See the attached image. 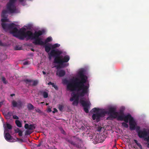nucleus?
I'll list each match as a JSON object with an SVG mask.
<instances>
[{"mask_svg":"<svg viewBox=\"0 0 149 149\" xmlns=\"http://www.w3.org/2000/svg\"><path fill=\"white\" fill-rule=\"evenodd\" d=\"M31 50L32 51H34V49H31Z\"/></svg>","mask_w":149,"mask_h":149,"instance_id":"13d9d810","label":"nucleus"},{"mask_svg":"<svg viewBox=\"0 0 149 149\" xmlns=\"http://www.w3.org/2000/svg\"><path fill=\"white\" fill-rule=\"evenodd\" d=\"M48 104H48V103H46V105H48Z\"/></svg>","mask_w":149,"mask_h":149,"instance_id":"052dcab7","label":"nucleus"},{"mask_svg":"<svg viewBox=\"0 0 149 149\" xmlns=\"http://www.w3.org/2000/svg\"><path fill=\"white\" fill-rule=\"evenodd\" d=\"M49 60H50L51 59V57H53L52 56H51L50 54V53L49 54Z\"/></svg>","mask_w":149,"mask_h":149,"instance_id":"49530a36","label":"nucleus"},{"mask_svg":"<svg viewBox=\"0 0 149 149\" xmlns=\"http://www.w3.org/2000/svg\"><path fill=\"white\" fill-rule=\"evenodd\" d=\"M12 105L13 107H21L22 104L21 101H18L17 102L16 101L13 100L12 102Z\"/></svg>","mask_w":149,"mask_h":149,"instance_id":"f3484780","label":"nucleus"},{"mask_svg":"<svg viewBox=\"0 0 149 149\" xmlns=\"http://www.w3.org/2000/svg\"><path fill=\"white\" fill-rule=\"evenodd\" d=\"M40 92L41 94L42 95L44 98H46L48 97V94L47 92L43 91H40Z\"/></svg>","mask_w":149,"mask_h":149,"instance_id":"412c9836","label":"nucleus"},{"mask_svg":"<svg viewBox=\"0 0 149 149\" xmlns=\"http://www.w3.org/2000/svg\"><path fill=\"white\" fill-rule=\"evenodd\" d=\"M139 147H141V145L140 143H138L136 144Z\"/></svg>","mask_w":149,"mask_h":149,"instance_id":"8fccbe9b","label":"nucleus"},{"mask_svg":"<svg viewBox=\"0 0 149 149\" xmlns=\"http://www.w3.org/2000/svg\"><path fill=\"white\" fill-rule=\"evenodd\" d=\"M135 143L137 144L138 143V141L136 140H134Z\"/></svg>","mask_w":149,"mask_h":149,"instance_id":"3c124183","label":"nucleus"},{"mask_svg":"<svg viewBox=\"0 0 149 149\" xmlns=\"http://www.w3.org/2000/svg\"><path fill=\"white\" fill-rule=\"evenodd\" d=\"M8 6L6 4V9L3 10H2L1 14V17L3 18L1 19V21L2 23H5L8 21V19L7 18V14H13L15 13H17L15 10H13V9L11 7L9 8Z\"/></svg>","mask_w":149,"mask_h":149,"instance_id":"39448f33","label":"nucleus"},{"mask_svg":"<svg viewBox=\"0 0 149 149\" xmlns=\"http://www.w3.org/2000/svg\"><path fill=\"white\" fill-rule=\"evenodd\" d=\"M8 131L7 129H5L4 131V137L6 140L8 141L14 142L17 141V140L14 139L8 132L5 133Z\"/></svg>","mask_w":149,"mask_h":149,"instance_id":"9b49d317","label":"nucleus"},{"mask_svg":"<svg viewBox=\"0 0 149 149\" xmlns=\"http://www.w3.org/2000/svg\"><path fill=\"white\" fill-rule=\"evenodd\" d=\"M99 109H97L96 108H94L92 109V111L94 112H96L97 113V112H100V111H99Z\"/></svg>","mask_w":149,"mask_h":149,"instance_id":"c85d7f7f","label":"nucleus"},{"mask_svg":"<svg viewBox=\"0 0 149 149\" xmlns=\"http://www.w3.org/2000/svg\"><path fill=\"white\" fill-rule=\"evenodd\" d=\"M15 95L14 94H11L10 95V96L11 97H13V96H14Z\"/></svg>","mask_w":149,"mask_h":149,"instance_id":"864d4df0","label":"nucleus"},{"mask_svg":"<svg viewBox=\"0 0 149 149\" xmlns=\"http://www.w3.org/2000/svg\"><path fill=\"white\" fill-rule=\"evenodd\" d=\"M24 81L26 84H28L29 86H35L37 85L38 83V81L37 80H33L26 79L24 80Z\"/></svg>","mask_w":149,"mask_h":149,"instance_id":"f8f14e48","label":"nucleus"},{"mask_svg":"<svg viewBox=\"0 0 149 149\" xmlns=\"http://www.w3.org/2000/svg\"><path fill=\"white\" fill-rule=\"evenodd\" d=\"M44 103V102H41L40 103L41 104H42L43 103Z\"/></svg>","mask_w":149,"mask_h":149,"instance_id":"0e129e2a","label":"nucleus"},{"mask_svg":"<svg viewBox=\"0 0 149 149\" xmlns=\"http://www.w3.org/2000/svg\"><path fill=\"white\" fill-rule=\"evenodd\" d=\"M62 133L63 134H65V132L64 130H63V131Z\"/></svg>","mask_w":149,"mask_h":149,"instance_id":"5fc2aeb1","label":"nucleus"},{"mask_svg":"<svg viewBox=\"0 0 149 149\" xmlns=\"http://www.w3.org/2000/svg\"><path fill=\"white\" fill-rule=\"evenodd\" d=\"M105 115L104 110L100 111L97 112L96 113L93 114L92 117L93 120L96 119L97 122H98L100 120V118L103 117Z\"/></svg>","mask_w":149,"mask_h":149,"instance_id":"1a4fd4ad","label":"nucleus"},{"mask_svg":"<svg viewBox=\"0 0 149 149\" xmlns=\"http://www.w3.org/2000/svg\"><path fill=\"white\" fill-rule=\"evenodd\" d=\"M130 129L131 130H134L136 129V123L134 119L131 120L129 122Z\"/></svg>","mask_w":149,"mask_h":149,"instance_id":"dca6fc26","label":"nucleus"},{"mask_svg":"<svg viewBox=\"0 0 149 149\" xmlns=\"http://www.w3.org/2000/svg\"><path fill=\"white\" fill-rule=\"evenodd\" d=\"M25 29L24 28L18 30L17 35L16 36V37L22 40H24L25 38H27L28 39L33 40V33L30 31H28L25 32Z\"/></svg>","mask_w":149,"mask_h":149,"instance_id":"7ed1b4c3","label":"nucleus"},{"mask_svg":"<svg viewBox=\"0 0 149 149\" xmlns=\"http://www.w3.org/2000/svg\"><path fill=\"white\" fill-rule=\"evenodd\" d=\"M63 108H64V106L62 105L59 104L58 105V108L59 110L61 111H63Z\"/></svg>","mask_w":149,"mask_h":149,"instance_id":"cd10ccee","label":"nucleus"},{"mask_svg":"<svg viewBox=\"0 0 149 149\" xmlns=\"http://www.w3.org/2000/svg\"><path fill=\"white\" fill-rule=\"evenodd\" d=\"M16 139L18 140H20L21 141H22V139H19L17 138Z\"/></svg>","mask_w":149,"mask_h":149,"instance_id":"603ef678","label":"nucleus"},{"mask_svg":"<svg viewBox=\"0 0 149 149\" xmlns=\"http://www.w3.org/2000/svg\"><path fill=\"white\" fill-rule=\"evenodd\" d=\"M18 133L19 135L20 136H21L22 135V132L21 130L20 131H18Z\"/></svg>","mask_w":149,"mask_h":149,"instance_id":"e433bc0d","label":"nucleus"},{"mask_svg":"<svg viewBox=\"0 0 149 149\" xmlns=\"http://www.w3.org/2000/svg\"><path fill=\"white\" fill-rule=\"evenodd\" d=\"M33 40H34L33 42V43L36 45H45L44 42L42 40V39L40 38H34Z\"/></svg>","mask_w":149,"mask_h":149,"instance_id":"ddd939ff","label":"nucleus"},{"mask_svg":"<svg viewBox=\"0 0 149 149\" xmlns=\"http://www.w3.org/2000/svg\"><path fill=\"white\" fill-rule=\"evenodd\" d=\"M136 132H137V133L138 134V132L139 131H141V130H140V127L139 126H137L136 127Z\"/></svg>","mask_w":149,"mask_h":149,"instance_id":"2f4dec72","label":"nucleus"},{"mask_svg":"<svg viewBox=\"0 0 149 149\" xmlns=\"http://www.w3.org/2000/svg\"><path fill=\"white\" fill-rule=\"evenodd\" d=\"M6 45V44L3 43L2 41L0 40V46H5Z\"/></svg>","mask_w":149,"mask_h":149,"instance_id":"c9c22d12","label":"nucleus"},{"mask_svg":"<svg viewBox=\"0 0 149 149\" xmlns=\"http://www.w3.org/2000/svg\"><path fill=\"white\" fill-rule=\"evenodd\" d=\"M6 127H7V128L8 129H9V130H10V129H12V126L11 125H10V124L9 123H7L6 124Z\"/></svg>","mask_w":149,"mask_h":149,"instance_id":"7c9ffc66","label":"nucleus"},{"mask_svg":"<svg viewBox=\"0 0 149 149\" xmlns=\"http://www.w3.org/2000/svg\"><path fill=\"white\" fill-rule=\"evenodd\" d=\"M1 25L5 31L7 32L9 31L10 33L16 37L18 30L15 27V25L14 24L2 23Z\"/></svg>","mask_w":149,"mask_h":149,"instance_id":"20e7f679","label":"nucleus"},{"mask_svg":"<svg viewBox=\"0 0 149 149\" xmlns=\"http://www.w3.org/2000/svg\"><path fill=\"white\" fill-rule=\"evenodd\" d=\"M47 111L49 112H50L52 111L51 108H49L48 109Z\"/></svg>","mask_w":149,"mask_h":149,"instance_id":"37998d69","label":"nucleus"},{"mask_svg":"<svg viewBox=\"0 0 149 149\" xmlns=\"http://www.w3.org/2000/svg\"><path fill=\"white\" fill-rule=\"evenodd\" d=\"M102 129V128L101 127H98L97 129V131H98L100 132L101 130V129Z\"/></svg>","mask_w":149,"mask_h":149,"instance_id":"de8ad7c7","label":"nucleus"},{"mask_svg":"<svg viewBox=\"0 0 149 149\" xmlns=\"http://www.w3.org/2000/svg\"><path fill=\"white\" fill-rule=\"evenodd\" d=\"M49 45L51 46L52 48V49H55L56 48L60 46V44H59L57 43L55 44L52 45L49 44Z\"/></svg>","mask_w":149,"mask_h":149,"instance_id":"5701e85b","label":"nucleus"},{"mask_svg":"<svg viewBox=\"0 0 149 149\" xmlns=\"http://www.w3.org/2000/svg\"><path fill=\"white\" fill-rule=\"evenodd\" d=\"M138 134L139 138H144L145 141V139L149 136V130L143 128L142 130L138 132Z\"/></svg>","mask_w":149,"mask_h":149,"instance_id":"6e6552de","label":"nucleus"},{"mask_svg":"<svg viewBox=\"0 0 149 149\" xmlns=\"http://www.w3.org/2000/svg\"><path fill=\"white\" fill-rule=\"evenodd\" d=\"M34 124H30L29 125L28 124H26L24 125V127L26 129H29L30 130H33L35 128Z\"/></svg>","mask_w":149,"mask_h":149,"instance_id":"a211bd4d","label":"nucleus"},{"mask_svg":"<svg viewBox=\"0 0 149 149\" xmlns=\"http://www.w3.org/2000/svg\"><path fill=\"white\" fill-rule=\"evenodd\" d=\"M1 79L2 81L3 82V83L5 84H6L8 82L6 80V79L3 76L1 77Z\"/></svg>","mask_w":149,"mask_h":149,"instance_id":"bb28decb","label":"nucleus"},{"mask_svg":"<svg viewBox=\"0 0 149 149\" xmlns=\"http://www.w3.org/2000/svg\"><path fill=\"white\" fill-rule=\"evenodd\" d=\"M22 48L21 47L16 46L15 47V50H20L22 49Z\"/></svg>","mask_w":149,"mask_h":149,"instance_id":"72a5a7b5","label":"nucleus"},{"mask_svg":"<svg viewBox=\"0 0 149 149\" xmlns=\"http://www.w3.org/2000/svg\"><path fill=\"white\" fill-rule=\"evenodd\" d=\"M56 72V74L58 75L59 77H62L64 76L65 74V72L64 70H58Z\"/></svg>","mask_w":149,"mask_h":149,"instance_id":"6ab92c4d","label":"nucleus"},{"mask_svg":"<svg viewBox=\"0 0 149 149\" xmlns=\"http://www.w3.org/2000/svg\"><path fill=\"white\" fill-rule=\"evenodd\" d=\"M51 46L49 45H45V49L46 52L47 53L49 52L51 50Z\"/></svg>","mask_w":149,"mask_h":149,"instance_id":"aec40b11","label":"nucleus"},{"mask_svg":"<svg viewBox=\"0 0 149 149\" xmlns=\"http://www.w3.org/2000/svg\"><path fill=\"white\" fill-rule=\"evenodd\" d=\"M13 118L14 119H17V120L19 118L18 116H17L16 115H15L13 116Z\"/></svg>","mask_w":149,"mask_h":149,"instance_id":"4c0bfd02","label":"nucleus"},{"mask_svg":"<svg viewBox=\"0 0 149 149\" xmlns=\"http://www.w3.org/2000/svg\"><path fill=\"white\" fill-rule=\"evenodd\" d=\"M12 113L10 112H8L6 115V118L8 119H9L10 117L12 116Z\"/></svg>","mask_w":149,"mask_h":149,"instance_id":"a878e982","label":"nucleus"},{"mask_svg":"<svg viewBox=\"0 0 149 149\" xmlns=\"http://www.w3.org/2000/svg\"><path fill=\"white\" fill-rule=\"evenodd\" d=\"M145 141L149 142V136L145 139Z\"/></svg>","mask_w":149,"mask_h":149,"instance_id":"a19ab883","label":"nucleus"},{"mask_svg":"<svg viewBox=\"0 0 149 149\" xmlns=\"http://www.w3.org/2000/svg\"><path fill=\"white\" fill-rule=\"evenodd\" d=\"M147 147L148 148H149V143H148L147 145Z\"/></svg>","mask_w":149,"mask_h":149,"instance_id":"4d7b16f0","label":"nucleus"},{"mask_svg":"<svg viewBox=\"0 0 149 149\" xmlns=\"http://www.w3.org/2000/svg\"><path fill=\"white\" fill-rule=\"evenodd\" d=\"M27 107L29 110H33L34 109V107L31 103H29L27 104Z\"/></svg>","mask_w":149,"mask_h":149,"instance_id":"4be33fe9","label":"nucleus"},{"mask_svg":"<svg viewBox=\"0 0 149 149\" xmlns=\"http://www.w3.org/2000/svg\"><path fill=\"white\" fill-rule=\"evenodd\" d=\"M120 112L122 114L119 116L118 117V120H124L125 123H127L128 122L129 120L130 121L131 120H133L134 119L130 114H128L126 116H125L123 112Z\"/></svg>","mask_w":149,"mask_h":149,"instance_id":"0eeeda50","label":"nucleus"},{"mask_svg":"<svg viewBox=\"0 0 149 149\" xmlns=\"http://www.w3.org/2000/svg\"><path fill=\"white\" fill-rule=\"evenodd\" d=\"M139 147L141 149H142V146H141V147Z\"/></svg>","mask_w":149,"mask_h":149,"instance_id":"bf43d9fd","label":"nucleus"},{"mask_svg":"<svg viewBox=\"0 0 149 149\" xmlns=\"http://www.w3.org/2000/svg\"><path fill=\"white\" fill-rule=\"evenodd\" d=\"M24 65H26L29 64V62L28 61H25L23 63Z\"/></svg>","mask_w":149,"mask_h":149,"instance_id":"ea45409f","label":"nucleus"},{"mask_svg":"<svg viewBox=\"0 0 149 149\" xmlns=\"http://www.w3.org/2000/svg\"><path fill=\"white\" fill-rule=\"evenodd\" d=\"M4 101V100H3L1 102H0V107H1V106L3 104Z\"/></svg>","mask_w":149,"mask_h":149,"instance_id":"79ce46f5","label":"nucleus"},{"mask_svg":"<svg viewBox=\"0 0 149 149\" xmlns=\"http://www.w3.org/2000/svg\"><path fill=\"white\" fill-rule=\"evenodd\" d=\"M80 102L82 106L84 107V111L86 113H88L89 112L88 109V105L87 103L85 101L82 100H80Z\"/></svg>","mask_w":149,"mask_h":149,"instance_id":"4468645a","label":"nucleus"},{"mask_svg":"<svg viewBox=\"0 0 149 149\" xmlns=\"http://www.w3.org/2000/svg\"><path fill=\"white\" fill-rule=\"evenodd\" d=\"M52 86L56 90H58V86L55 85L54 83L52 84Z\"/></svg>","mask_w":149,"mask_h":149,"instance_id":"473e14b6","label":"nucleus"},{"mask_svg":"<svg viewBox=\"0 0 149 149\" xmlns=\"http://www.w3.org/2000/svg\"><path fill=\"white\" fill-rule=\"evenodd\" d=\"M15 123L16 125L19 127H21L22 126V124L21 122L19 120H16L15 121Z\"/></svg>","mask_w":149,"mask_h":149,"instance_id":"b1692460","label":"nucleus"},{"mask_svg":"<svg viewBox=\"0 0 149 149\" xmlns=\"http://www.w3.org/2000/svg\"><path fill=\"white\" fill-rule=\"evenodd\" d=\"M52 40V38L51 37H48L45 40V45L47 42H49Z\"/></svg>","mask_w":149,"mask_h":149,"instance_id":"393cba45","label":"nucleus"},{"mask_svg":"<svg viewBox=\"0 0 149 149\" xmlns=\"http://www.w3.org/2000/svg\"><path fill=\"white\" fill-rule=\"evenodd\" d=\"M36 111L40 113H42V111H41L39 108H37L35 109Z\"/></svg>","mask_w":149,"mask_h":149,"instance_id":"f704fd0d","label":"nucleus"},{"mask_svg":"<svg viewBox=\"0 0 149 149\" xmlns=\"http://www.w3.org/2000/svg\"><path fill=\"white\" fill-rule=\"evenodd\" d=\"M53 84V83H52V82H49L48 83V84L49 85H52V84Z\"/></svg>","mask_w":149,"mask_h":149,"instance_id":"09e8293b","label":"nucleus"},{"mask_svg":"<svg viewBox=\"0 0 149 149\" xmlns=\"http://www.w3.org/2000/svg\"><path fill=\"white\" fill-rule=\"evenodd\" d=\"M45 33L44 30H39L38 31H35L33 33L34 39L36 38H40L39 37L44 34Z\"/></svg>","mask_w":149,"mask_h":149,"instance_id":"2eb2a0df","label":"nucleus"},{"mask_svg":"<svg viewBox=\"0 0 149 149\" xmlns=\"http://www.w3.org/2000/svg\"><path fill=\"white\" fill-rule=\"evenodd\" d=\"M54 111H53V113H55L56 112H57V110L56 108H54Z\"/></svg>","mask_w":149,"mask_h":149,"instance_id":"c03bdc74","label":"nucleus"},{"mask_svg":"<svg viewBox=\"0 0 149 149\" xmlns=\"http://www.w3.org/2000/svg\"><path fill=\"white\" fill-rule=\"evenodd\" d=\"M40 146V144H39L38 145V146Z\"/></svg>","mask_w":149,"mask_h":149,"instance_id":"e2e57ef3","label":"nucleus"},{"mask_svg":"<svg viewBox=\"0 0 149 149\" xmlns=\"http://www.w3.org/2000/svg\"><path fill=\"white\" fill-rule=\"evenodd\" d=\"M81 127H82V129H83V128H84V127L83 126H82Z\"/></svg>","mask_w":149,"mask_h":149,"instance_id":"680f3d73","label":"nucleus"},{"mask_svg":"<svg viewBox=\"0 0 149 149\" xmlns=\"http://www.w3.org/2000/svg\"><path fill=\"white\" fill-rule=\"evenodd\" d=\"M116 110V107H111L109 108L107 110H104L105 114H107L113 118H116L118 116V113Z\"/></svg>","mask_w":149,"mask_h":149,"instance_id":"423d86ee","label":"nucleus"},{"mask_svg":"<svg viewBox=\"0 0 149 149\" xmlns=\"http://www.w3.org/2000/svg\"><path fill=\"white\" fill-rule=\"evenodd\" d=\"M19 2L22 3L24 1V0H19ZM16 1L17 0H9V2L7 3V4L9 8L11 7L13 9V10H15L17 13L18 10L15 4Z\"/></svg>","mask_w":149,"mask_h":149,"instance_id":"9d476101","label":"nucleus"},{"mask_svg":"<svg viewBox=\"0 0 149 149\" xmlns=\"http://www.w3.org/2000/svg\"><path fill=\"white\" fill-rule=\"evenodd\" d=\"M122 125L124 127L127 128L128 127V125L126 123L123 122L122 123Z\"/></svg>","mask_w":149,"mask_h":149,"instance_id":"c756f323","label":"nucleus"},{"mask_svg":"<svg viewBox=\"0 0 149 149\" xmlns=\"http://www.w3.org/2000/svg\"><path fill=\"white\" fill-rule=\"evenodd\" d=\"M62 53L61 51L54 49H52L50 52L51 56L54 57V63L58 64L56 66V69L63 68L69 65V63H67L70 59L69 56L66 55L63 57L62 56H60Z\"/></svg>","mask_w":149,"mask_h":149,"instance_id":"f03ea898","label":"nucleus"},{"mask_svg":"<svg viewBox=\"0 0 149 149\" xmlns=\"http://www.w3.org/2000/svg\"><path fill=\"white\" fill-rule=\"evenodd\" d=\"M42 73L44 74H46V72L44 71H42Z\"/></svg>","mask_w":149,"mask_h":149,"instance_id":"6e6d98bb","label":"nucleus"},{"mask_svg":"<svg viewBox=\"0 0 149 149\" xmlns=\"http://www.w3.org/2000/svg\"><path fill=\"white\" fill-rule=\"evenodd\" d=\"M20 130L19 129V128H17L16 130H15V131L16 133H18V132L19 131H20Z\"/></svg>","mask_w":149,"mask_h":149,"instance_id":"a18cd8bd","label":"nucleus"},{"mask_svg":"<svg viewBox=\"0 0 149 149\" xmlns=\"http://www.w3.org/2000/svg\"><path fill=\"white\" fill-rule=\"evenodd\" d=\"M80 79L77 78L72 80L67 85L68 90L72 91H77V93H71L72 97L70 100L73 102L72 104L77 105L79 103V97H83L88 92L89 86L85 85L87 79V77L84 75L82 72L79 73Z\"/></svg>","mask_w":149,"mask_h":149,"instance_id":"f257e3e1","label":"nucleus"},{"mask_svg":"<svg viewBox=\"0 0 149 149\" xmlns=\"http://www.w3.org/2000/svg\"><path fill=\"white\" fill-rule=\"evenodd\" d=\"M31 133V132L29 130H26V135H29Z\"/></svg>","mask_w":149,"mask_h":149,"instance_id":"58836bf2","label":"nucleus"}]
</instances>
